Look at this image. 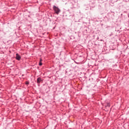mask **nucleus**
<instances>
[{"mask_svg": "<svg viewBox=\"0 0 129 129\" xmlns=\"http://www.w3.org/2000/svg\"><path fill=\"white\" fill-rule=\"evenodd\" d=\"M110 107V104L109 103H107V105L105 106V107Z\"/></svg>", "mask_w": 129, "mask_h": 129, "instance_id": "nucleus-5", "label": "nucleus"}, {"mask_svg": "<svg viewBox=\"0 0 129 129\" xmlns=\"http://www.w3.org/2000/svg\"><path fill=\"white\" fill-rule=\"evenodd\" d=\"M25 84H26V85H28L29 84V82H25Z\"/></svg>", "mask_w": 129, "mask_h": 129, "instance_id": "nucleus-6", "label": "nucleus"}, {"mask_svg": "<svg viewBox=\"0 0 129 129\" xmlns=\"http://www.w3.org/2000/svg\"><path fill=\"white\" fill-rule=\"evenodd\" d=\"M42 58H40V61H39V66H42Z\"/></svg>", "mask_w": 129, "mask_h": 129, "instance_id": "nucleus-4", "label": "nucleus"}, {"mask_svg": "<svg viewBox=\"0 0 129 129\" xmlns=\"http://www.w3.org/2000/svg\"><path fill=\"white\" fill-rule=\"evenodd\" d=\"M16 59L18 61H20V60H21V56H20L18 53H16Z\"/></svg>", "mask_w": 129, "mask_h": 129, "instance_id": "nucleus-3", "label": "nucleus"}, {"mask_svg": "<svg viewBox=\"0 0 129 129\" xmlns=\"http://www.w3.org/2000/svg\"><path fill=\"white\" fill-rule=\"evenodd\" d=\"M43 82V79H42L41 78L39 77L37 78V83L38 84H40V83H42Z\"/></svg>", "mask_w": 129, "mask_h": 129, "instance_id": "nucleus-2", "label": "nucleus"}, {"mask_svg": "<svg viewBox=\"0 0 129 129\" xmlns=\"http://www.w3.org/2000/svg\"><path fill=\"white\" fill-rule=\"evenodd\" d=\"M53 9L56 15H59V13H60V9L58 7H56L55 6H53Z\"/></svg>", "mask_w": 129, "mask_h": 129, "instance_id": "nucleus-1", "label": "nucleus"}]
</instances>
